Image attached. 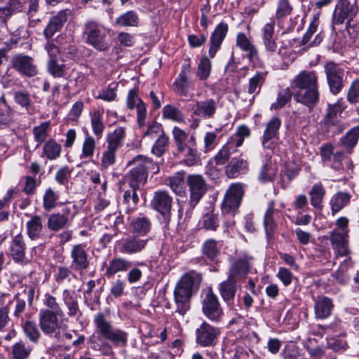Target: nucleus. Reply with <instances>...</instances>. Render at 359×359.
<instances>
[{"mask_svg":"<svg viewBox=\"0 0 359 359\" xmlns=\"http://www.w3.org/2000/svg\"><path fill=\"white\" fill-rule=\"evenodd\" d=\"M202 280V274L194 270L188 271L180 278L173 292L176 313L184 316L189 310L190 299L199 290Z\"/></svg>","mask_w":359,"mask_h":359,"instance_id":"nucleus-1","label":"nucleus"},{"mask_svg":"<svg viewBox=\"0 0 359 359\" xmlns=\"http://www.w3.org/2000/svg\"><path fill=\"white\" fill-rule=\"evenodd\" d=\"M292 83L298 88L294 93L297 102L313 108L319 102L318 78L314 71H302L294 79Z\"/></svg>","mask_w":359,"mask_h":359,"instance_id":"nucleus-2","label":"nucleus"},{"mask_svg":"<svg viewBox=\"0 0 359 359\" xmlns=\"http://www.w3.org/2000/svg\"><path fill=\"white\" fill-rule=\"evenodd\" d=\"M95 332L104 339L109 340L116 346H125L128 342V334L122 330L116 328L102 312L97 313L93 319Z\"/></svg>","mask_w":359,"mask_h":359,"instance_id":"nucleus-3","label":"nucleus"},{"mask_svg":"<svg viewBox=\"0 0 359 359\" xmlns=\"http://www.w3.org/2000/svg\"><path fill=\"white\" fill-rule=\"evenodd\" d=\"M129 163L135 164V167L126 175V181L130 187L139 188L140 184H144L147 181V170L152 165V161L150 158L140 155Z\"/></svg>","mask_w":359,"mask_h":359,"instance_id":"nucleus-4","label":"nucleus"},{"mask_svg":"<svg viewBox=\"0 0 359 359\" xmlns=\"http://www.w3.org/2000/svg\"><path fill=\"white\" fill-rule=\"evenodd\" d=\"M83 34L86 42L99 51H107L109 45L106 41V30L103 26L95 21H88L85 25Z\"/></svg>","mask_w":359,"mask_h":359,"instance_id":"nucleus-5","label":"nucleus"},{"mask_svg":"<svg viewBox=\"0 0 359 359\" xmlns=\"http://www.w3.org/2000/svg\"><path fill=\"white\" fill-rule=\"evenodd\" d=\"M243 194L241 184H231L226 190L222 203V212L233 215L241 205Z\"/></svg>","mask_w":359,"mask_h":359,"instance_id":"nucleus-6","label":"nucleus"},{"mask_svg":"<svg viewBox=\"0 0 359 359\" xmlns=\"http://www.w3.org/2000/svg\"><path fill=\"white\" fill-rule=\"evenodd\" d=\"M202 311L206 318L214 322L220 321L223 316V310L218 298L211 288L205 292L203 298Z\"/></svg>","mask_w":359,"mask_h":359,"instance_id":"nucleus-7","label":"nucleus"},{"mask_svg":"<svg viewBox=\"0 0 359 359\" xmlns=\"http://www.w3.org/2000/svg\"><path fill=\"white\" fill-rule=\"evenodd\" d=\"M252 259V256L246 253L238 254L233 259L229 269L231 278L244 280L250 270Z\"/></svg>","mask_w":359,"mask_h":359,"instance_id":"nucleus-8","label":"nucleus"},{"mask_svg":"<svg viewBox=\"0 0 359 359\" xmlns=\"http://www.w3.org/2000/svg\"><path fill=\"white\" fill-rule=\"evenodd\" d=\"M190 197L189 210H193L207 191L206 183L201 175H189L187 180Z\"/></svg>","mask_w":359,"mask_h":359,"instance_id":"nucleus-9","label":"nucleus"},{"mask_svg":"<svg viewBox=\"0 0 359 359\" xmlns=\"http://www.w3.org/2000/svg\"><path fill=\"white\" fill-rule=\"evenodd\" d=\"M219 334V328L203 322L196 330V342L202 347L214 346Z\"/></svg>","mask_w":359,"mask_h":359,"instance_id":"nucleus-10","label":"nucleus"},{"mask_svg":"<svg viewBox=\"0 0 359 359\" xmlns=\"http://www.w3.org/2000/svg\"><path fill=\"white\" fill-rule=\"evenodd\" d=\"M325 72L331 93L337 95L344 88V70L334 62H328Z\"/></svg>","mask_w":359,"mask_h":359,"instance_id":"nucleus-11","label":"nucleus"},{"mask_svg":"<svg viewBox=\"0 0 359 359\" xmlns=\"http://www.w3.org/2000/svg\"><path fill=\"white\" fill-rule=\"evenodd\" d=\"M11 67L20 74L32 77L37 74V69L32 57L22 53L14 55L11 60Z\"/></svg>","mask_w":359,"mask_h":359,"instance_id":"nucleus-12","label":"nucleus"},{"mask_svg":"<svg viewBox=\"0 0 359 359\" xmlns=\"http://www.w3.org/2000/svg\"><path fill=\"white\" fill-rule=\"evenodd\" d=\"M74 215L72 214V208L65 206L61 212L52 213L47 220V227L50 231H59L66 228L72 220Z\"/></svg>","mask_w":359,"mask_h":359,"instance_id":"nucleus-13","label":"nucleus"},{"mask_svg":"<svg viewBox=\"0 0 359 359\" xmlns=\"http://www.w3.org/2000/svg\"><path fill=\"white\" fill-rule=\"evenodd\" d=\"M70 257L72 259L70 268L72 270L81 272L89 267L90 261L85 245L76 244L73 245L71 249Z\"/></svg>","mask_w":359,"mask_h":359,"instance_id":"nucleus-14","label":"nucleus"},{"mask_svg":"<svg viewBox=\"0 0 359 359\" xmlns=\"http://www.w3.org/2000/svg\"><path fill=\"white\" fill-rule=\"evenodd\" d=\"M357 13L358 8L354 4H351L348 0H340L333 14V23L343 24L346 20L350 22Z\"/></svg>","mask_w":359,"mask_h":359,"instance_id":"nucleus-15","label":"nucleus"},{"mask_svg":"<svg viewBox=\"0 0 359 359\" xmlns=\"http://www.w3.org/2000/svg\"><path fill=\"white\" fill-rule=\"evenodd\" d=\"M281 120L278 117H273L266 124L264 130L262 144L264 149H271L276 140H278Z\"/></svg>","mask_w":359,"mask_h":359,"instance_id":"nucleus-16","label":"nucleus"},{"mask_svg":"<svg viewBox=\"0 0 359 359\" xmlns=\"http://www.w3.org/2000/svg\"><path fill=\"white\" fill-rule=\"evenodd\" d=\"M348 231L334 229L330 232V242L333 250L338 256H346L349 254Z\"/></svg>","mask_w":359,"mask_h":359,"instance_id":"nucleus-17","label":"nucleus"},{"mask_svg":"<svg viewBox=\"0 0 359 359\" xmlns=\"http://www.w3.org/2000/svg\"><path fill=\"white\" fill-rule=\"evenodd\" d=\"M172 203V198L165 191H155L151 201V208L164 216L170 214Z\"/></svg>","mask_w":359,"mask_h":359,"instance_id":"nucleus-18","label":"nucleus"},{"mask_svg":"<svg viewBox=\"0 0 359 359\" xmlns=\"http://www.w3.org/2000/svg\"><path fill=\"white\" fill-rule=\"evenodd\" d=\"M275 20L271 19L261 29L262 43L265 50L270 53H274L278 49L277 38L275 36Z\"/></svg>","mask_w":359,"mask_h":359,"instance_id":"nucleus-19","label":"nucleus"},{"mask_svg":"<svg viewBox=\"0 0 359 359\" xmlns=\"http://www.w3.org/2000/svg\"><path fill=\"white\" fill-rule=\"evenodd\" d=\"M148 239H142L136 236H130L122 241L119 252L124 255H134L142 252L147 246Z\"/></svg>","mask_w":359,"mask_h":359,"instance_id":"nucleus-20","label":"nucleus"},{"mask_svg":"<svg viewBox=\"0 0 359 359\" xmlns=\"http://www.w3.org/2000/svg\"><path fill=\"white\" fill-rule=\"evenodd\" d=\"M57 314L50 310H41L39 313V325L45 334H53L60 328Z\"/></svg>","mask_w":359,"mask_h":359,"instance_id":"nucleus-21","label":"nucleus"},{"mask_svg":"<svg viewBox=\"0 0 359 359\" xmlns=\"http://www.w3.org/2000/svg\"><path fill=\"white\" fill-rule=\"evenodd\" d=\"M26 231L32 241L42 239L46 231L42 217L39 215L32 216L26 222Z\"/></svg>","mask_w":359,"mask_h":359,"instance_id":"nucleus-22","label":"nucleus"},{"mask_svg":"<svg viewBox=\"0 0 359 359\" xmlns=\"http://www.w3.org/2000/svg\"><path fill=\"white\" fill-rule=\"evenodd\" d=\"M229 26L226 22H222L215 27L210 36V46L209 48V55L214 57L217 51L224 39L228 32Z\"/></svg>","mask_w":359,"mask_h":359,"instance_id":"nucleus-23","label":"nucleus"},{"mask_svg":"<svg viewBox=\"0 0 359 359\" xmlns=\"http://www.w3.org/2000/svg\"><path fill=\"white\" fill-rule=\"evenodd\" d=\"M67 20V13L66 11H60L57 15L51 18L43 30V35L47 39L52 38L54 34L59 32Z\"/></svg>","mask_w":359,"mask_h":359,"instance_id":"nucleus-24","label":"nucleus"},{"mask_svg":"<svg viewBox=\"0 0 359 359\" xmlns=\"http://www.w3.org/2000/svg\"><path fill=\"white\" fill-rule=\"evenodd\" d=\"M191 74V67L189 65H184L182 69L175 81L174 82L175 91L180 95L186 96L189 92L191 81L189 76Z\"/></svg>","mask_w":359,"mask_h":359,"instance_id":"nucleus-25","label":"nucleus"},{"mask_svg":"<svg viewBox=\"0 0 359 359\" xmlns=\"http://www.w3.org/2000/svg\"><path fill=\"white\" fill-rule=\"evenodd\" d=\"M26 244L24 237L19 233L13 237L10 245V255L15 262H22L25 257Z\"/></svg>","mask_w":359,"mask_h":359,"instance_id":"nucleus-26","label":"nucleus"},{"mask_svg":"<svg viewBox=\"0 0 359 359\" xmlns=\"http://www.w3.org/2000/svg\"><path fill=\"white\" fill-rule=\"evenodd\" d=\"M132 263L122 257L111 259L107 266L105 275L107 277H112L118 273H125L131 267Z\"/></svg>","mask_w":359,"mask_h":359,"instance_id":"nucleus-27","label":"nucleus"},{"mask_svg":"<svg viewBox=\"0 0 359 359\" xmlns=\"http://www.w3.org/2000/svg\"><path fill=\"white\" fill-rule=\"evenodd\" d=\"M238 280L235 278H231L228 276V279L222 282L219 285V294L222 299L227 304L233 302L237 291L236 283Z\"/></svg>","mask_w":359,"mask_h":359,"instance_id":"nucleus-28","label":"nucleus"},{"mask_svg":"<svg viewBox=\"0 0 359 359\" xmlns=\"http://www.w3.org/2000/svg\"><path fill=\"white\" fill-rule=\"evenodd\" d=\"M195 115L204 117H212L216 111V102L212 99H208L204 101H196L192 107Z\"/></svg>","mask_w":359,"mask_h":359,"instance_id":"nucleus-29","label":"nucleus"},{"mask_svg":"<svg viewBox=\"0 0 359 359\" xmlns=\"http://www.w3.org/2000/svg\"><path fill=\"white\" fill-rule=\"evenodd\" d=\"M351 198V194L347 192L339 191L334 194L330 201L332 215H336L346 207L350 203Z\"/></svg>","mask_w":359,"mask_h":359,"instance_id":"nucleus-30","label":"nucleus"},{"mask_svg":"<svg viewBox=\"0 0 359 359\" xmlns=\"http://www.w3.org/2000/svg\"><path fill=\"white\" fill-rule=\"evenodd\" d=\"M359 140V126L351 128L342 137L338 144L343 147L348 154H351Z\"/></svg>","mask_w":359,"mask_h":359,"instance_id":"nucleus-31","label":"nucleus"},{"mask_svg":"<svg viewBox=\"0 0 359 359\" xmlns=\"http://www.w3.org/2000/svg\"><path fill=\"white\" fill-rule=\"evenodd\" d=\"M178 155L183 158L186 165L192 166L200 161V155L194 145H184L177 149Z\"/></svg>","mask_w":359,"mask_h":359,"instance_id":"nucleus-32","label":"nucleus"},{"mask_svg":"<svg viewBox=\"0 0 359 359\" xmlns=\"http://www.w3.org/2000/svg\"><path fill=\"white\" fill-rule=\"evenodd\" d=\"M62 297L64 304L68 310L67 315L69 317L76 316L79 312V306L74 291L65 289L62 292Z\"/></svg>","mask_w":359,"mask_h":359,"instance_id":"nucleus-33","label":"nucleus"},{"mask_svg":"<svg viewBox=\"0 0 359 359\" xmlns=\"http://www.w3.org/2000/svg\"><path fill=\"white\" fill-rule=\"evenodd\" d=\"M236 46L248 53V57L250 60L257 57V50L245 34L240 32L237 34Z\"/></svg>","mask_w":359,"mask_h":359,"instance_id":"nucleus-34","label":"nucleus"},{"mask_svg":"<svg viewBox=\"0 0 359 359\" xmlns=\"http://www.w3.org/2000/svg\"><path fill=\"white\" fill-rule=\"evenodd\" d=\"M333 306L332 300L328 297H319L314 306L316 317L320 319L329 317Z\"/></svg>","mask_w":359,"mask_h":359,"instance_id":"nucleus-35","label":"nucleus"},{"mask_svg":"<svg viewBox=\"0 0 359 359\" xmlns=\"http://www.w3.org/2000/svg\"><path fill=\"white\" fill-rule=\"evenodd\" d=\"M248 170V162L243 158H232L226 167V174L229 178L238 177Z\"/></svg>","mask_w":359,"mask_h":359,"instance_id":"nucleus-36","label":"nucleus"},{"mask_svg":"<svg viewBox=\"0 0 359 359\" xmlns=\"http://www.w3.org/2000/svg\"><path fill=\"white\" fill-rule=\"evenodd\" d=\"M326 191L320 183L315 184L312 186L309 195L311 198V204L316 209L320 210L323 208V200L325 196Z\"/></svg>","mask_w":359,"mask_h":359,"instance_id":"nucleus-37","label":"nucleus"},{"mask_svg":"<svg viewBox=\"0 0 359 359\" xmlns=\"http://www.w3.org/2000/svg\"><path fill=\"white\" fill-rule=\"evenodd\" d=\"M130 226L133 233L139 236H145L150 231L151 222L149 218L141 216L133 219Z\"/></svg>","mask_w":359,"mask_h":359,"instance_id":"nucleus-38","label":"nucleus"},{"mask_svg":"<svg viewBox=\"0 0 359 359\" xmlns=\"http://www.w3.org/2000/svg\"><path fill=\"white\" fill-rule=\"evenodd\" d=\"M125 137V128L123 127L116 128L113 132L109 133L107 135V147L118 150L122 147Z\"/></svg>","mask_w":359,"mask_h":359,"instance_id":"nucleus-39","label":"nucleus"},{"mask_svg":"<svg viewBox=\"0 0 359 359\" xmlns=\"http://www.w3.org/2000/svg\"><path fill=\"white\" fill-rule=\"evenodd\" d=\"M275 202L271 201L268 204V208L264 217V225L266 235H271L276 228V223L274 221V213L278 212V210L274 208Z\"/></svg>","mask_w":359,"mask_h":359,"instance_id":"nucleus-40","label":"nucleus"},{"mask_svg":"<svg viewBox=\"0 0 359 359\" xmlns=\"http://www.w3.org/2000/svg\"><path fill=\"white\" fill-rule=\"evenodd\" d=\"M165 184L177 195L182 196L184 194L185 183L183 174L178 172L172 177H169L165 180Z\"/></svg>","mask_w":359,"mask_h":359,"instance_id":"nucleus-41","label":"nucleus"},{"mask_svg":"<svg viewBox=\"0 0 359 359\" xmlns=\"http://www.w3.org/2000/svg\"><path fill=\"white\" fill-rule=\"evenodd\" d=\"M238 149L232 145L229 141L222 147V149L214 156V161L216 165H224L230 158V156L236 153Z\"/></svg>","mask_w":359,"mask_h":359,"instance_id":"nucleus-42","label":"nucleus"},{"mask_svg":"<svg viewBox=\"0 0 359 359\" xmlns=\"http://www.w3.org/2000/svg\"><path fill=\"white\" fill-rule=\"evenodd\" d=\"M138 22L139 18L137 14L133 11H129L118 17L114 25L118 27H135Z\"/></svg>","mask_w":359,"mask_h":359,"instance_id":"nucleus-43","label":"nucleus"},{"mask_svg":"<svg viewBox=\"0 0 359 359\" xmlns=\"http://www.w3.org/2000/svg\"><path fill=\"white\" fill-rule=\"evenodd\" d=\"M61 145L54 139H49L43 147V154L49 160H55L60 156Z\"/></svg>","mask_w":359,"mask_h":359,"instance_id":"nucleus-44","label":"nucleus"},{"mask_svg":"<svg viewBox=\"0 0 359 359\" xmlns=\"http://www.w3.org/2000/svg\"><path fill=\"white\" fill-rule=\"evenodd\" d=\"M250 135V128L244 125L240 126L237 128L235 134L228 139V141L238 149V147L243 145L245 138Z\"/></svg>","mask_w":359,"mask_h":359,"instance_id":"nucleus-45","label":"nucleus"},{"mask_svg":"<svg viewBox=\"0 0 359 359\" xmlns=\"http://www.w3.org/2000/svg\"><path fill=\"white\" fill-rule=\"evenodd\" d=\"M102 117V113L100 110H94L90 113V124L93 132L99 139L102 136L104 129Z\"/></svg>","mask_w":359,"mask_h":359,"instance_id":"nucleus-46","label":"nucleus"},{"mask_svg":"<svg viewBox=\"0 0 359 359\" xmlns=\"http://www.w3.org/2000/svg\"><path fill=\"white\" fill-rule=\"evenodd\" d=\"M276 172V166L270 161H267L261 168L258 179L262 183L272 182L275 178Z\"/></svg>","mask_w":359,"mask_h":359,"instance_id":"nucleus-47","label":"nucleus"},{"mask_svg":"<svg viewBox=\"0 0 359 359\" xmlns=\"http://www.w3.org/2000/svg\"><path fill=\"white\" fill-rule=\"evenodd\" d=\"M343 110L344 107L339 103L329 104L327 112L325 116V123L328 126L336 124Z\"/></svg>","mask_w":359,"mask_h":359,"instance_id":"nucleus-48","label":"nucleus"},{"mask_svg":"<svg viewBox=\"0 0 359 359\" xmlns=\"http://www.w3.org/2000/svg\"><path fill=\"white\" fill-rule=\"evenodd\" d=\"M267 73L265 72H257L256 74L250 79L248 88L249 94H258L260 88L266 80Z\"/></svg>","mask_w":359,"mask_h":359,"instance_id":"nucleus-49","label":"nucleus"},{"mask_svg":"<svg viewBox=\"0 0 359 359\" xmlns=\"http://www.w3.org/2000/svg\"><path fill=\"white\" fill-rule=\"evenodd\" d=\"M163 117L177 123L184 121L183 113L175 106L167 104L163 107L162 110Z\"/></svg>","mask_w":359,"mask_h":359,"instance_id":"nucleus-50","label":"nucleus"},{"mask_svg":"<svg viewBox=\"0 0 359 359\" xmlns=\"http://www.w3.org/2000/svg\"><path fill=\"white\" fill-rule=\"evenodd\" d=\"M22 328L25 334L29 340L32 343L37 344L41 337V333L36 323L27 320L24 323Z\"/></svg>","mask_w":359,"mask_h":359,"instance_id":"nucleus-51","label":"nucleus"},{"mask_svg":"<svg viewBox=\"0 0 359 359\" xmlns=\"http://www.w3.org/2000/svg\"><path fill=\"white\" fill-rule=\"evenodd\" d=\"M95 147L96 145L94 137L87 133L82 144L80 158L81 159L91 158L94 155Z\"/></svg>","mask_w":359,"mask_h":359,"instance_id":"nucleus-52","label":"nucleus"},{"mask_svg":"<svg viewBox=\"0 0 359 359\" xmlns=\"http://www.w3.org/2000/svg\"><path fill=\"white\" fill-rule=\"evenodd\" d=\"M59 199V194L53 189L48 188L45 191L43 196V208L46 211H50L57 205Z\"/></svg>","mask_w":359,"mask_h":359,"instance_id":"nucleus-53","label":"nucleus"},{"mask_svg":"<svg viewBox=\"0 0 359 359\" xmlns=\"http://www.w3.org/2000/svg\"><path fill=\"white\" fill-rule=\"evenodd\" d=\"M50 123L48 121L41 123L39 126L33 128V135L35 141L37 142L36 147H39L48 137Z\"/></svg>","mask_w":359,"mask_h":359,"instance_id":"nucleus-54","label":"nucleus"},{"mask_svg":"<svg viewBox=\"0 0 359 359\" xmlns=\"http://www.w3.org/2000/svg\"><path fill=\"white\" fill-rule=\"evenodd\" d=\"M169 142L168 136L165 133H161L154 142L151 149L152 153L156 156H162L167 150Z\"/></svg>","mask_w":359,"mask_h":359,"instance_id":"nucleus-55","label":"nucleus"},{"mask_svg":"<svg viewBox=\"0 0 359 359\" xmlns=\"http://www.w3.org/2000/svg\"><path fill=\"white\" fill-rule=\"evenodd\" d=\"M293 11V6L290 0H278L276 11V18L282 20L290 15Z\"/></svg>","mask_w":359,"mask_h":359,"instance_id":"nucleus-56","label":"nucleus"},{"mask_svg":"<svg viewBox=\"0 0 359 359\" xmlns=\"http://www.w3.org/2000/svg\"><path fill=\"white\" fill-rule=\"evenodd\" d=\"M31 351L32 348L29 346H26L22 341L17 342L12 346L13 359H26Z\"/></svg>","mask_w":359,"mask_h":359,"instance_id":"nucleus-57","label":"nucleus"},{"mask_svg":"<svg viewBox=\"0 0 359 359\" xmlns=\"http://www.w3.org/2000/svg\"><path fill=\"white\" fill-rule=\"evenodd\" d=\"M292 98V92L289 88H286L278 94L277 100L271 104V108L275 110L280 109L286 106Z\"/></svg>","mask_w":359,"mask_h":359,"instance_id":"nucleus-58","label":"nucleus"},{"mask_svg":"<svg viewBox=\"0 0 359 359\" xmlns=\"http://www.w3.org/2000/svg\"><path fill=\"white\" fill-rule=\"evenodd\" d=\"M139 188L130 187V189L125 191L123 195L124 203L128 205V211H133L139 201V197L136 193Z\"/></svg>","mask_w":359,"mask_h":359,"instance_id":"nucleus-59","label":"nucleus"},{"mask_svg":"<svg viewBox=\"0 0 359 359\" xmlns=\"http://www.w3.org/2000/svg\"><path fill=\"white\" fill-rule=\"evenodd\" d=\"M211 61L207 56L201 57L198 65L196 76L201 80H205L210 76L211 72Z\"/></svg>","mask_w":359,"mask_h":359,"instance_id":"nucleus-60","label":"nucleus"},{"mask_svg":"<svg viewBox=\"0 0 359 359\" xmlns=\"http://www.w3.org/2000/svg\"><path fill=\"white\" fill-rule=\"evenodd\" d=\"M48 72L54 78H62L66 74V65L59 64L57 60H49L48 62Z\"/></svg>","mask_w":359,"mask_h":359,"instance_id":"nucleus-61","label":"nucleus"},{"mask_svg":"<svg viewBox=\"0 0 359 359\" xmlns=\"http://www.w3.org/2000/svg\"><path fill=\"white\" fill-rule=\"evenodd\" d=\"M353 263L351 259H346L341 265L339 269L334 273V277L341 283H345L349 278L348 274V268H352Z\"/></svg>","mask_w":359,"mask_h":359,"instance_id":"nucleus-62","label":"nucleus"},{"mask_svg":"<svg viewBox=\"0 0 359 359\" xmlns=\"http://www.w3.org/2000/svg\"><path fill=\"white\" fill-rule=\"evenodd\" d=\"M348 347L346 341L344 337H339L338 338L327 339V344L326 349H332L335 352H342Z\"/></svg>","mask_w":359,"mask_h":359,"instance_id":"nucleus-63","label":"nucleus"},{"mask_svg":"<svg viewBox=\"0 0 359 359\" xmlns=\"http://www.w3.org/2000/svg\"><path fill=\"white\" fill-rule=\"evenodd\" d=\"M116 151V149L107 147L101 160L100 165L102 169H107L115 163Z\"/></svg>","mask_w":359,"mask_h":359,"instance_id":"nucleus-64","label":"nucleus"}]
</instances>
